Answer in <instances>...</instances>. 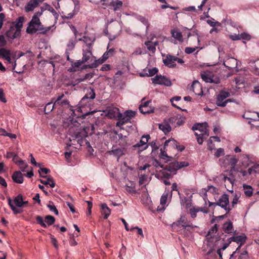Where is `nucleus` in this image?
Listing matches in <instances>:
<instances>
[{"mask_svg":"<svg viewBox=\"0 0 259 259\" xmlns=\"http://www.w3.org/2000/svg\"><path fill=\"white\" fill-rule=\"evenodd\" d=\"M47 206L51 211H54V213L57 215L58 214V211L56 206L53 205V203L52 202H50L49 204L47 205Z\"/></svg>","mask_w":259,"mask_h":259,"instance_id":"c03bdc74","label":"nucleus"},{"mask_svg":"<svg viewBox=\"0 0 259 259\" xmlns=\"http://www.w3.org/2000/svg\"><path fill=\"white\" fill-rule=\"evenodd\" d=\"M219 226L217 224H215L211 229H210L207 233V236H210L211 237V234L215 233L217 232Z\"/></svg>","mask_w":259,"mask_h":259,"instance_id":"49530a36","label":"nucleus"},{"mask_svg":"<svg viewBox=\"0 0 259 259\" xmlns=\"http://www.w3.org/2000/svg\"><path fill=\"white\" fill-rule=\"evenodd\" d=\"M229 203V196L227 194H224L221 196L218 201L215 203V205H218L224 208L227 211V213H228L232 209Z\"/></svg>","mask_w":259,"mask_h":259,"instance_id":"39448f33","label":"nucleus"},{"mask_svg":"<svg viewBox=\"0 0 259 259\" xmlns=\"http://www.w3.org/2000/svg\"><path fill=\"white\" fill-rule=\"evenodd\" d=\"M119 110L116 107H109L107 109V115L110 118H117L119 114Z\"/></svg>","mask_w":259,"mask_h":259,"instance_id":"4be33fe9","label":"nucleus"},{"mask_svg":"<svg viewBox=\"0 0 259 259\" xmlns=\"http://www.w3.org/2000/svg\"><path fill=\"white\" fill-rule=\"evenodd\" d=\"M102 214L104 215V218L107 219L111 213L110 208L107 206L106 203H103L101 205Z\"/></svg>","mask_w":259,"mask_h":259,"instance_id":"a878e982","label":"nucleus"},{"mask_svg":"<svg viewBox=\"0 0 259 259\" xmlns=\"http://www.w3.org/2000/svg\"><path fill=\"white\" fill-rule=\"evenodd\" d=\"M239 196L237 195V194H235L234 195V198L231 202V207L232 209L234 207V205L238 203V201L239 199Z\"/></svg>","mask_w":259,"mask_h":259,"instance_id":"6e6d98bb","label":"nucleus"},{"mask_svg":"<svg viewBox=\"0 0 259 259\" xmlns=\"http://www.w3.org/2000/svg\"><path fill=\"white\" fill-rule=\"evenodd\" d=\"M138 19L142 22L144 24H145V25H147V27H148L149 26V23H148V20H147V19H146V18L143 17V16H139V18H138Z\"/></svg>","mask_w":259,"mask_h":259,"instance_id":"052dcab7","label":"nucleus"},{"mask_svg":"<svg viewBox=\"0 0 259 259\" xmlns=\"http://www.w3.org/2000/svg\"><path fill=\"white\" fill-rule=\"evenodd\" d=\"M152 80L154 84L164 85L167 87H170L171 85V81L165 76L161 75H156L152 78Z\"/></svg>","mask_w":259,"mask_h":259,"instance_id":"6e6552de","label":"nucleus"},{"mask_svg":"<svg viewBox=\"0 0 259 259\" xmlns=\"http://www.w3.org/2000/svg\"><path fill=\"white\" fill-rule=\"evenodd\" d=\"M54 106H55L54 105V103L53 104H52V102L48 103L46 105V106L45 107V108H44V111H45V113L47 114L50 111H51L53 109Z\"/></svg>","mask_w":259,"mask_h":259,"instance_id":"79ce46f5","label":"nucleus"},{"mask_svg":"<svg viewBox=\"0 0 259 259\" xmlns=\"http://www.w3.org/2000/svg\"><path fill=\"white\" fill-rule=\"evenodd\" d=\"M7 44V41L5 40V37L3 35H0V47L5 46Z\"/></svg>","mask_w":259,"mask_h":259,"instance_id":"680f3d73","label":"nucleus"},{"mask_svg":"<svg viewBox=\"0 0 259 259\" xmlns=\"http://www.w3.org/2000/svg\"><path fill=\"white\" fill-rule=\"evenodd\" d=\"M157 68L154 67L152 69H149L148 70L149 75V76H152L156 74L158 72Z\"/></svg>","mask_w":259,"mask_h":259,"instance_id":"4d7b16f0","label":"nucleus"},{"mask_svg":"<svg viewBox=\"0 0 259 259\" xmlns=\"http://www.w3.org/2000/svg\"><path fill=\"white\" fill-rule=\"evenodd\" d=\"M160 158H162V159L166 160V162L169 161L170 159L171 158V157L168 156L167 155V154L165 153V151L163 150L162 149H160Z\"/></svg>","mask_w":259,"mask_h":259,"instance_id":"37998d69","label":"nucleus"},{"mask_svg":"<svg viewBox=\"0 0 259 259\" xmlns=\"http://www.w3.org/2000/svg\"><path fill=\"white\" fill-rule=\"evenodd\" d=\"M259 167V164H254L248 169V172L251 175L253 172H256V169Z\"/></svg>","mask_w":259,"mask_h":259,"instance_id":"8fccbe9b","label":"nucleus"},{"mask_svg":"<svg viewBox=\"0 0 259 259\" xmlns=\"http://www.w3.org/2000/svg\"><path fill=\"white\" fill-rule=\"evenodd\" d=\"M150 138V137L149 135H143L140 141L138 143L134 145L133 147L138 148L141 151L146 149L148 147L147 143L148 142Z\"/></svg>","mask_w":259,"mask_h":259,"instance_id":"1a4fd4ad","label":"nucleus"},{"mask_svg":"<svg viewBox=\"0 0 259 259\" xmlns=\"http://www.w3.org/2000/svg\"><path fill=\"white\" fill-rule=\"evenodd\" d=\"M147 180V177L145 175H142L139 178V183L140 185L144 184Z\"/></svg>","mask_w":259,"mask_h":259,"instance_id":"0e129e2a","label":"nucleus"},{"mask_svg":"<svg viewBox=\"0 0 259 259\" xmlns=\"http://www.w3.org/2000/svg\"><path fill=\"white\" fill-rule=\"evenodd\" d=\"M199 211H202L204 213H208L209 212V210L207 208L200 207H193L189 209V213L192 218H196L197 215L196 213Z\"/></svg>","mask_w":259,"mask_h":259,"instance_id":"dca6fc26","label":"nucleus"},{"mask_svg":"<svg viewBox=\"0 0 259 259\" xmlns=\"http://www.w3.org/2000/svg\"><path fill=\"white\" fill-rule=\"evenodd\" d=\"M0 101L4 103H6L7 102V100L5 97L4 90L2 89H0Z\"/></svg>","mask_w":259,"mask_h":259,"instance_id":"bf43d9fd","label":"nucleus"},{"mask_svg":"<svg viewBox=\"0 0 259 259\" xmlns=\"http://www.w3.org/2000/svg\"><path fill=\"white\" fill-rule=\"evenodd\" d=\"M149 145H150L151 146V147H152V151L156 150L158 149V147L157 145L156 144V143L154 141L149 143Z\"/></svg>","mask_w":259,"mask_h":259,"instance_id":"774afa93","label":"nucleus"},{"mask_svg":"<svg viewBox=\"0 0 259 259\" xmlns=\"http://www.w3.org/2000/svg\"><path fill=\"white\" fill-rule=\"evenodd\" d=\"M242 159L244 160L243 162L246 163H243V165H246L247 166H248L249 165V163H248V161L249 160L248 155L246 154H243L242 155Z\"/></svg>","mask_w":259,"mask_h":259,"instance_id":"338daca9","label":"nucleus"},{"mask_svg":"<svg viewBox=\"0 0 259 259\" xmlns=\"http://www.w3.org/2000/svg\"><path fill=\"white\" fill-rule=\"evenodd\" d=\"M176 163L177 164L178 169H179L181 168L186 167L189 165V163L188 162L186 161H182V162H179V161H175Z\"/></svg>","mask_w":259,"mask_h":259,"instance_id":"a18cd8bd","label":"nucleus"},{"mask_svg":"<svg viewBox=\"0 0 259 259\" xmlns=\"http://www.w3.org/2000/svg\"><path fill=\"white\" fill-rule=\"evenodd\" d=\"M196 48L187 47L185 48V52L186 54H190L196 50Z\"/></svg>","mask_w":259,"mask_h":259,"instance_id":"69168bd1","label":"nucleus"},{"mask_svg":"<svg viewBox=\"0 0 259 259\" xmlns=\"http://www.w3.org/2000/svg\"><path fill=\"white\" fill-rule=\"evenodd\" d=\"M166 168L170 172H174V174L178 170L175 161L170 163L168 165L166 166Z\"/></svg>","mask_w":259,"mask_h":259,"instance_id":"f704fd0d","label":"nucleus"},{"mask_svg":"<svg viewBox=\"0 0 259 259\" xmlns=\"http://www.w3.org/2000/svg\"><path fill=\"white\" fill-rule=\"evenodd\" d=\"M17 164H18L19 166H22V165H24L23 167H21L20 168H21V170L22 171H25V169L27 167V164L26 163H25V162L24 161L22 160H19L17 161Z\"/></svg>","mask_w":259,"mask_h":259,"instance_id":"603ef678","label":"nucleus"},{"mask_svg":"<svg viewBox=\"0 0 259 259\" xmlns=\"http://www.w3.org/2000/svg\"><path fill=\"white\" fill-rule=\"evenodd\" d=\"M172 36L179 41L183 42V38L182 33L176 30H172L171 31Z\"/></svg>","mask_w":259,"mask_h":259,"instance_id":"2f4dec72","label":"nucleus"},{"mask_svg":"<svg viewBox=\"0 0 259 259\" xmlns=\"http://www.w3.org/2000/svg\"><path fill=\"white\" fill-rule=\"evenodd\" d=\"M244 194L247 197H250L253 194V189L251 186L246 184L243 185Z\"/></svg>","mask_w":259,"mask_h":259,"instance_id":"7c9ffc66","label":"nucleus"},{"mask_svg":"<svg viewBox=\"0 0 259 259\" xmlns=\"http://www.w3.org/2000/svg\"><path fill=\"white\" fill-rule=\"evenodd\" d=\"M145 45L147 46V49L152 53H155L156 51V48L154 47V45L151 41H147L145 42Z\"/></svg>","mask_w":259,"mask_h":259,"instance_id":"4c0bfd02","label":"nucleus"},{"mask_svg":"<svg viewBox=\"0 0 259 259\" xmlns=\"http://www.w3.org/2000/svg\"><path fill=\"white\" fill-rule=\"evenodd\" d=\"M38 5L36 0H30L25 6V11L26 12L32 11Z\"/></svg>","mask_w":259,"mask_h":259,"instance_id":"412c9836","label":"nucleus"},{"mask_svg":"<svg viewBox=\"0 0 259 259\" xmlns=\"http://www.w3.org/2000/svg\"><path fill=\"white\" fill-rule=\"evenodd\" d=\"M20 31L17 30L14 25L10 26L9 29L6 32V36L10 39H15L20 36Z\"/></svg>","mask_w":259,"mask_h":259,"instance_id":"9d476101","label":"nucleus"},{"mask_svg":"<svg viewBox=\"0 0 259 259\" xmlns=\"http://www.w3.org/2000/svg\"><path fill=\"white\" fill-rule=\"evenodd\" d=\"M117 120L118 121L117 122L116 125L119 127L130 121V119L126 117L125 114H122L121 113H119L117 117Z\"/></svg>","mask_w":259,"mask_h":259,"instance_id":"aec40b11","label":"nucleus"},{"mask_svg":"<svg viewBox=\"0 0 259 259\" xmlns=\"http://www.w3.org/2000/svg\"><path fill=\"white\" fill-rule=\"evenodd\" d=\"M167 195H162L160 198V204L162 205H164L167 201Z\"/></svg>","mask_w":259,"mask_h":259,"instance_id":"13d9d810","label":"nucleus"},{"mask_svg":"<svg viewBox=\"0 0 259 259\" xmlns=\"http://www.w3.org/2000/svg\"><path fill=\"white\" fill-rule=\"evenodd\" d=\"M51 27H44L41 25L39 18L32 17L31 20L28 23V26L26 29V32L28 34H33L37 31H39L40 33L46 34L50 30Z\"/></svg>","mask_w":259,"mask_h":259,"instance_id":"f257e3e1","label":"nucleus"},{"mask_svg":"<svg viewBox=\"0 0 259 259\" xmlns=\"http://www.w3.org/2000/svg\"><path fill=\"white\" fill-rule=\"evenodd\" d=\"M78 41H82L84 45L83 46L85 49H93V42L95 40V39H92L91 37L83 36L82 38H78Z\"/></svg>","mask_w":259,"mask_h":259,"instance_id":"2eb2a0df","label":"nucleus"},{"mask_svg":"<svg viewBox=\"0 0 259 259\" xmlns=\"http://www.w3.org/2000/svg\"><path fill=\"white\" fill-rule=\"evenodd\" d=\"M96 94L93 89L90 88L87 90V92L85 96L82 98L81 102H85L87 100L94 99L95 98Z\"/></svg>","mask_w":259,"mask_h":259,"instance_id":"6ab92c4d","label":"nucleus"},{"mask_svg":"<svg viewBox=\"0 0 259 259\" xmlns=\"http://www.w3.org/2000/svg\"><path fill=\"white\" fill-rule=\"evenodd\" d=\"M168 170L165 168L160 170L157 174H155V177L159 180H163V179H169L172 176L169 172Z\"/></svg>","mask_w":259,"mask_h":259,"instance_id":"ddd939ff","label":"nucleus"},{"mask_svg":"<svg viewBox=\"0 0 259 259\" xmlns=\"http://www.w3.org/2000/svg\"><path fill=\"white\" fill-rule=\"evenodd\" d=\"M175 56L168 55L166 56L165 59L163 60V63L165 66L169 67H174L176 65Z\"/></svg>","mask_w":259,"mask_h":259,"instance_id":"a211bd4d","label":"nucleus"},{"mask_svg":"<svg viewBox=\"0 0 259 259\" xmlns=\"http://www.w3.org/2000/svg\"><path fill=\"white\" fill-rule=\"evenodd\" d=\"M240 39H246L249 40L250 39V36L246 33H243L240 34Z\"/></svg>","mask_w":259,"mask_h":259,"instance_id":"e2e57ef3","label":"nucleus"},{"mask_svg":"<svg viewBox=\"0 0 259 259\" xmlns=\"http://www.w3.org/2000/svg\"><path fill=\"white\" fill-rule=\"evenodd\" d=\"M10 56H11L10 51L5 48H2L0 49V57L6 59Z\"/></svg>","mask_w":259,"mask_h":259,"instance_id":"c9c22d12","label":"nucleus"},{"mask_svg":"<svg viewBox=\"0 0 259 259\" xmlns=\"http://www.w3.org/2000/svg\"><path fill=\"white\" fill-rule=\"evenodd\" d=\"M223 230L228 234L232 233L233 230V224L230 221L226 222L223 227Z\"/></svg>","mask_w":259,"mask_h":259,"instance_id":"473e14b6","label":"nucleus"},{"mask_svg":"<svg viewBox=\"0 0 259 259\" xmlns=\"http://www.w3.org/2000/svg\"><path fill=\"white\" fill-rule=\"evenodd\" d=\"M139 110L143 114H149L153 112L154 109L151 106L139 107Z\"/></svg>","mask_w":259,"mask_h":259,"instance_id":"72a5a7b5","label":"nucleus"},{"mask_svg":"<svg viewBox=\"0 0 259 259\" xmlns=\"http://www.w3.org/2000/svg\"><path fill=\"white\" fill-rule=\"evenodd\" d=\"M82 58L81 60L84 63L89 60L93 61L95 57L93 56L92 50V49H85L84 46H82Z\"/></svg>","mask_w":259,"mask_h":259,"instance_id":"9b49d317","label":"nucleus"},{"mask_svg":"<svg viewBox=\"0 0 259 259\" xmlns=\"http://www.w3.org/2000/svg\"><path fill=\"white\" fill-rule=\"evenodd\" d=\"M159 128L165 134L169 133L171 131V126L166 122H163L158 124Z\"/></svg>","mask_w":259,"mask_h":259,"instance_id":"cd10ccee","label":"nucleus"},{"mask_svg":"<svg viewBox=\"0 0 259 259\" xmlns=\"http://www.w3.org/2000/svg\"><path fill=\"white\" fill-rule=\"evenodd\" d=\"M22 199L23 196L21 194L18 195L13 200L8 198V204L14 214H17L22 212L23 210L20 208L22 207Z\"/></svg>","mask_w":259,"mask_h":259,"instance_id":"20e7f679","label":"nucleus"},{"mask_svg":"<svg viewBox=\"0 0 259 259\" xmlns=\"http://www.w3.org/2000/svg\"><path fill=\"white\" fill-rule=\"evenodd\" d=\"M201 78L206 82L214 83L218 84L220 83V80L217 76L212 74L210 72H204L201 74Z\"/></svg>","mask_w":259,"mask_h":259,"instance_id":"0eeeda50","label":"nucleus"},{"mask_svg":"<svg viewBox=\"0 0 259 259\" xmlns=\"http://www.w3.org/2000/svg\"><path fill=\"white\" fill-rule=\"evenodd\" d=\"M24 21V18L23 17H18L15 22L12 23V25L15 26V27L16 28L17 30L20 31L21 33V28L23 26V23Z\"/></svg>","mask_w":259,"mask_h":259,"instance_id":"bb28decb","label":"nucleus"},{"mask_svg":"<svg viewBox=\"0 0 259 259\" xmlns=\"http://www.w3.org/2000/svg\"><path fill=\"white\" fill-rule=\"evenodd\" d=\"M223 155H224V150L221 148L217 149L216 152L214 153V155L217 157H219Z\"/></svg>","mask_w":259,"mask_h":259,"instance_id":"864d4df0","label":"nucleus"},{"mask_svg":"<svg viewBox=\"0 0 259 259\" xmlns=\"http://www.w3.org/2000/svg\"><path fill=\"white\" fill-rule=\"evenodd\" d=\"M45 221L47 223V224L49 226H50V225H52V224H54V223L55 221V219L54 217H53L52 215H48L46 216Z\"/></svg>","mask_w":259,"mask_h":259,"instance_id":"ea45409f","label":"nucleus"},{"mask_svg":"<svg viewBox=\"0 0 259 259\" xmlns=\"http://www.w3.org/2000/svg\"><path fill=\"white\" fill-rule=\"evenodd\" d=\"M229 240H230L231 242L233 241L237 244L243 245L246 242V237L245 235L233 236L230 237Z\"/></svg>","mask_w":259,"mask_h":259,"instance_id":"5701e85b","label":"nucleus"},{"mask_svg":"<svg viewBox=\"0 0 259 259\" xmlns=\"http://www.w3.org/2000/svg\"><path fill=\"white\" fill-rule=\"evenodd\" d=\"M36 220L38 224L41 225L43 227H47V225L44 223L43 219L40 216H37L36 218Z\"/></svg>","mask_w":259,"mask_h":259,"instance_id":"3c124183","label":"nucleus"},{"mask_svg":"<svg viewBox=\"0 0 259 259\" xmlns=\"http://www.w3.org/2000/svg\"><path fill=\"white\" fill-rule=\"evenodd\" d=\"M108 153L110 154H114L117 156H120L122 154V151L121 149L117 148L115 149H112L111 151H109Z\"/></svg>","mask_w":259,"mask_h":259,"instance_id":"58836bf2","label":"nucleus"},{"mask_svg":"<svg viewBox=\"0 0 259 259\" xmlns=\"http://www.w3.org/2000/svg\"><path fill=\"white\" fill-rule=\"evenodd\" d=\"M64 95L62 94L61 95L58 96L57 99L54 101L55 105H65L69 104V102L67 100H63L62 99L64 98Z\"/></svg>","mask_w":259,"mask_h":259,"instance_id":"393cba45","label":"nucleus"},{"mask_svg":"<svg viewBox=\"0 0 259 259\" xmlns=\"http://www.w3.org/2000/svg\"><path fill=\"white\" fill-rule=\"evenodd\" d=\"M110 5L113 7L114 11H116L122 6V2L120 1H112Z\"/></svg>","mask_w":259,"mask_h":259,"instance_id":"e433bc0d","label":"nucleus"},{"mask_svg":"<svg viewBox=\"0 0 259 259\" xmlns=\"http://www.w3.org/2000/svg\"><path fill=\"white\" fill-rule=\"evenodd\" d=\"M170 143L172 146H176L177 147V148L180 151H183L184 149V146H181L180 147H178L177 146V142L174 139H169L168 140H166L165 141L164 143V147L163 148L165 149L166 146H168V144Z\"/></svg>","mask_w":259,"mask_h":259,"instance_id":"c85d7f7f","label":"nucleus"},{"mask_svg":"<svg viewBox=\"0 0 259 259\" xmlns=\"http://www.w3.org/2000/svg\"><path fill=\"white\" fill-rule=\"evenodd\" d=\"M207 126L206 123H196L192 126V129L195 131V135L199 144H202L204 140L206 139L209 136Z\"/></svg>","mask_w":259,"mask_h":259,"instance_id":"f03ea898","label":"nucleus"},{"mask_svg":"<svg viewBox=\"0 0 259 259\" xmlns=\"http://www.w3.org/2000/svg\"><path fill=\"white\" fill-rule=\"evenodd\" d=\"M191 90H192L194 93L196 95L201 96L202 95L203 91L201 86L200 83L197 80H195L193 82L191 86Z\"/></svg>","mask_w":259,"mask_h":259,"instance_id":"4468645a","label":"nucleus"},{"mask_svg":"<svg viewBox=\"0 0 259 259\" xmlns=\"http://www.w3.org/2000/svg\"><path fill=\"white\" fill-rule=\"evenodd\" d=\"M12 178L17 183L22 184L23 182V177L21 172L20 171L14 172L12 176Z\"/></svg>","mask_w":259,"mask_h":259,"instance_id":"b1692460","label":"nucleus"},{"mask_svg":"<svg viewBox=\"0 0 259 259\" xmlns=\"http://www.w3.org/2000/svg\"><path fill=\"white\" fill-rule=\"evenodd\" d=\"M181 97H179V96H176V97H173L172 98H171L170 99V101L171 102V104L173 106L175 107H177V108L178 109H180L181 110H182L180 107L177 106V105L174 104V101H179L180 100H181Z\"/></svg>","mask_w":259,"mask_h":259,"instance_id":"5fc2aeb1","label":"nucleus"},{"mask_svg":"<svg viewBox=\"0 0 259 259\" xmlns=\"http://www.w3.org/2000/svg\"><path fill=\"white\" fill-rule=\"evenodd\" d=\"M224 65L230 69L236 68L237 66V60L234 58H228L223 63Z\"/></svg>","mask_w":259,"mask_h":259,"instance_id":"f3484780","label":"nucleus"},{"mask_svg":"<svg viewBox=\"0 0 259 259\" xmlns=\"http://www.w3.org/2000/svg\"><path fill=\"white\" fill-rule=\"evenodd\" d=\"M39 174H40V177H43V178H47V180L46 181H44V180H40V182L41 183H42V184L45 185H48L49 184V183L51 181H52V178H51L50 177H47V176H42L41 175V173H40V171H39Z\"/></svg>","mask_w":259,"mask_h":259,"instance_id":"09e8293b","label":"nucleus"},{"mask_svg":"<svg viewBox=\"0 0 259 259\" xmlns=\"http://www.w3.org/2000/svg\"><path fill=\"white\" fill-rule=\"evenodd\" d=\"M110 56V55H109V53L106 52L103 54L101 58H100L98 60L94 59V62L89 65V68H93L97 67L99 65L102 64L107 59H108Z\"/></svg>","mask_w":259,"mask_h":259,"instance_id":"f8f14e48","label":"nucleus"},{"mask_svg":"<svg viewBox=\"0 0 259 259\" xmlns=\"http://www.w3.org/2000/svg\"><path fill=\"white\" fill-rule=\"evenodd\" d=\"M124 114L128 117L130 120L134 117L136 115V112L131 110H126L124 113Z\"/></svg>","mask_w":259,"mask_h":259,"instance_id":"de8ad7c7","label":"nucleus"},{"mask_svg":"<svg viewBox=\"0 0 259 259\" xmlns=\"http://www.w3.org/2000/svg\"><path fill=\"white\" fill-rule=\"evenodd\" d=\"M230 96V93L224 91H221L217 96L216 101L217 105L219 106L225 107L227 103L231 102L230 99L225 100V99Z\"/></svg>","mask_w":259,"mask_h":259,"instance_id":"423d86ee","label":"nucleus"},{"mask_svg":"<svg viewBox=\"0 0 259 259\" xmlns=\"http://www.w3.org/2000/svg\"><path fill=\"white\" fill-rule=\"evenodd\" d=\"M78 39H75L74 38H70L67 44L66 51H71L74 48L76 42L78 41Z\"/></svg>","mask_w":259,"mask_h":259,"instance_id":"c756f323","label":"nucleus"},{"mask_svg":"<svg viewBox=\"0 0 259 259\" xmlns=\"http://www.w3.org/2000/svg\"><path fill=\"white\" fill-rule=\"evenodd\" d=\"M69 133L71 137L69 138L70 141L77 140V142L80 146H81L84 138L88 136V133L84 128L71 127L69 129Z\"/></svg>","mask_w":259,"mask_h":259,"instance_id":"7ed1b4c3","label":"nucleus"},{"mask_svg":"<svg viewBox=\"0 0 259 259\" xmlns=\"http://www.w3.org/2000/svg\"><path fill=\"white\" fill-rule=\"evenodd\" d=\"M12 157L13 158V161L15 163H17V161L15 160V158H18V155L17 154H15L13 152H8L6 154V158H10Z\"/></svg>","mask_w":259,"mask_h":259,"instance_id":"a19ab883","label":"nucleus"}]
</instances>
